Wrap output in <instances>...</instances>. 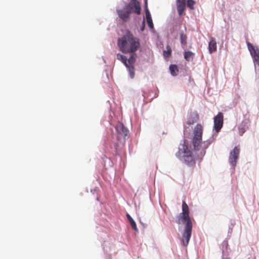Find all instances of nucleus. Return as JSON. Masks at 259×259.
<instances>
[{
  "label": "nucleus",
  "mask_w": 259,
  "mask_h": 259,
  "mask_svg": "<svg viewBox=\"0 0 259 259\" xmlns=\"http://www.w3.org/2000/svg\"><path fill=\"white\" fill-rule=\"evenodd\" d=\"M195 4V2L193 0H188L186 5L190 9L193 10Z\"/></svg>",
  "instance_id": "nucleus-21"
},
{
  "label": "nucleus",
  "mask_w": 259,
  "mask_h": 259,
  "mask_svg": "<svg viewBox=\"0 0 259 259\" xmlns=\"http://www.w3.org/2000/svg\"><path fill=\"white\" fill-rule=\"evenodd\" d=\"M239 148L238 146H236L230 153L229 161L230 164L233 166H235L236 165L237 160L239 157Z\"/></svg>",
  "instance_id": "nucleus-8"
},
{
  "label": "nucleus",
  "mask_w": 259,
  "mask_h": 259,
  "mask_svg": "<svg viewBox=\"0 0 259 259\" xmlns=\"http://www.w3.org/2000/svg\"><path fill=\"white\" fill-rule=\"evenodd\" d=\"M193 122H188V124H193Z\"/></svg>",
  "instance_id": "nucleus-25"
},
{
  "label": "nucleus",
  "mask_w": 259,
  "mask_h": 259,
  "mask_svg": "<svg viewBox=\"0 0 259 259\" xmlns=\"http://www.w3.org/2000/svg\"><path fill=\"white\" fill-rule=\"evenodd\" d=\"M163 56L164 58H169L171 56V50L169 45L166 46V50L163 51Z\"/></svg>",
  "instance_id": "nucleus-18"
},
{
  "label": "nucleus",
  "mask_w": 259,
  "mask_h": 259,
  "mask_svg": "<svg viewBox=\"0 0 259 259\" xmlns=\"http://www.w3.org/2000/svg\"><path fill=\"white\" fill-rule=\"evenodd\" d=\"M146 17L147 19V23L149 26V27L150 28V29L152 30L154 29V25L153 24L152 20L151 17V15L150 12L148 10L146 11Z\"/></svg>",
  "instance_id": "nucleus-12"
},
{
  "label": "nucleus",
  "mask_w": 259,
  "mask_h": 259,
  "mask_svg": "<svg viewBox=\"0 0 259 259\" xmlns=\"http://www.w3.org/2000/svg\"><path fill=\"white\" fill-rule=\"evenodd\" d=\"M176 5L179 16L183 15L186 9V0H176Z\"/></svg>",
  "instance_id": "nucleus-10"
},
{
  "label": "nucleus",
  "mask_w": 259,
  "mask_h": 259,
  "mask_svg": "<svg viewBox=\"0 0 259 259\" xmlns=\"http://www.w3.org/2000/svg\"><path fill=\"white\" fill-rule=\"evenodd\" d=\"M245 128L243 127H239V133L240 136H242L245 132Z\"/></svg>",
  "instance_id": "nucleus-22"
},
{
  "label": "nucleus",
  "mask_w": 259,
  "mask_h": 259,
  "mask_svg": "<svg viewBox=\"0 0 259 259\" xmlns=\"http://www.w3.org/2000/svg\"><path fill=\"white\" fill-rule=\"evenodd\" d=\"M181 42L182 45L185 46L187 44V36L183 33L180 34Z\"/></svg>",
  "instance_id": "nucleus-19"
},
{
  "label": "nucleus",
  "mask_w": 259,
  "mask_h": 259,
  "mask_svg": "<svg viewBox=\"0 0 259 259\" xmlns=\"http://www.w3.org/2000/svg\"><path fill=\"white\" fill-rule=\"evenodd\" d=\"M126 216L128 220V221L130 223V224L132 227V228L136 231L138 232V229L137 227V225L136 224V222L134 221V220L133 219V218L131 217V216L128 214L126 213Z\"/></svg>",
  "instance_id": "nucleus-14"
},
{
  "label": "nucleus",
  "mask_w": 259,
  "mask_h": 259,
  "mask_svg": "<svg viewBox=\"0 0 259 259\" xmlns=\"http://www.w3.org/2000/svg\"><path fill=\"white\" fill-rule=\"evenodd\" d=\"M203 127L200 124H197L193 131L192 140L193 152L196 157L202 159L206 153V150L209 146L210 142L208 140L202 141Z\"/></svg>",
  "instance_id": "nucleus-2"
},
{
  "label": "nucleus",
  "mask_w": 259,
  "mask_h": 259,
  "mask_svg": "<svg viewBox=\"0 0 259 259\" xmlns=\"http://www.w3.org/2000/svg\"><path fill=\"white\" fill-rule=\"evenodd\" d=\"M194 56V53L191 51H186L184 53V58L188 62L193 60Z\"/></svg>",
  "instance_id": "nucleus-15"
},
{
  "label": "nucleus",
  "mask_w": 259,
  "mask_h": 259,
  "mask_svg": "<svg viewBox=\"0 0 259 259\" xmlns=\"http://www.w3.org/2000/svg\"><path fill=\"white\" fill-rule=\"evenodd\" d=\"M182 207V212L177 216L176 223L185 226L182 242L184 246H187L191 236L193 224L189 215V208L185 201H183Z\"/></svg>",
  "instance_id": "nucleus-1"
},
{
  "label": "nucleus",
  "mask_w": 259,
  "mask_h": 259,
  "mask_svg": "<svg viewBox=\"0 0 259 259\" xmlns=\"http://www.w3.org/2000/svg\"><path fill=\"white\" fill-rule=\"evenodd\" d=\"M117 46L123 53H135L140 47V39L127 31L118 39Z\"/></svg>",
  "instance_id": "nucleus-3"
},
{
  "label": "nucleus",
  "mask_w": 259,
  "mask_h": 259,
  "mask_svg": "<svg viewBox=\"0 0 259 259\" xmlns=\"http://www.w3.org/2000/svg\"><path fill=\"white\" fill-rule=\"evenodd\" d=\"M247 47L254 63L259 66V49L250 43L247 44Z\"/></svg>",
  "instance_id": "nucleus-7"
},
{
  "label": "nucleus",
  "mask_w": 259,
  "mask_h": 259,
  "mask_svg": "<svg viewBox=\"0 0 259 259\" xmlns=\"http://www.w3.org/2000/svg\"><path fill=\"white\" fill-rule=\"evenodd\" d=\"M128 8L130 9L128 10H117V14L120 18L123 21L126 22L129 18L130 15L131 13V10L135 9V13L137 14H140L141 13V7L139 2L137 0H132L130 2Z\"/></svg>",
  "instance_id": "nucleus-5"
},
{
  "label": "nucleus",
  "mask_w": 259,
  "mask_h": 259,
  "mask_svg": "<svg viewBox=\"0 0 259 259\" xmlns=\"http://www.w3.org/2000/svg\"><path fill=\"white\" fill-rule=\"evenodd\" d=\"M222 259H230L229 257L227 256H223Z\"/></svg>",
  "instance_id": "nucleus-24"
},
{
  "label": "nucleus",
  "mask_w": 259,
  "mask_h": 259,
  "mask_svg": "<svg viewBox=\"0 0 259 259\" xmlns=\"http://www.w3.org/2000/svg\"><path fill=\"white\" fill-rule=\"evenodd\" d=\"M117 59L118 60L121 61L125 65L126 67H127V59L125 57V56L122 55L120 53H118L117 54Z\"/></svg>",
  "instance_id": "nucleus-17"
},
{
  "label": "nucleus",
  "mask_w": 259,
  "mask_h": 259,
  "mask_svg": "<svg viewBox=\"0 0 259 259\" xmlns=\"http://www.w3.org/2000/svg\"><path fill=\"white\" fill-rule=\"evenodd\" d=\"M131 54V56L128 59H127V64L128 66H133L134 64L136 61V58L137 57V55L135 53H129Z\"/></svg>",
  "instance_id": "nucleus-13"
},
{
  "label": "nucleus",
  "mask_w": 259,
  "mask_h": 259,
  "mask_svg": "<svg viewBox=\"0 0 259 259\" xmlns=\"http://www.w3.org/2000/svg\"><path fill=\"white\" fill-rule=\"evenodd\" d=\"M182 148H179L176 153V156L183 162L189 166L194 165L195 163L194 153L189 149L186 141L182 145Z\"/></svg>",
  "instance_id": "nucleus-4"
},
{
  "label": "nucleus",
  "mask_w": 259,
  "mask_h": 259,
  "mask_svg": "<svg viewBox=\"0 0 259 259\" xmlns=\"http://www.w3.org/2000/svg\"><path fill=\"white\" fill-rule=\"evenodd\" d=\"M217 42L215 38L211 37L210 41L208 44V51L209 53L216 51L217 50Z\"/></svg>",
  "instance_id": "nucleus-11"
},
{
  "label": "nucleus",
  "mask_w": 259,
  "mask_h": 259,
  "mask_svg": "<svg viewBox=\"0 0 259 259\" xmlns=\"http://www.w3.org/2000/svg\"><path fill=\"white\" fill-rule=\"evenodd\" d=\"M115 129L117 140L120 143L123 144L126 139V137L128 136V130L121 122H118L117 124Z\"/></svg>",
  "instance_id": "nucleus-6"
},
{
  "label": "nucleus",
  "mask_w": 259,
  "mask_h": 259,
  "mask_svg": "<svg viewBox=\"0 0 259 259\" xmlns=\"http://www.w3.org/2000/svg\"><path fill=\"white\" fill-rule=\"evenodd\" d=\"M169 70L172 76H176L179 72L178 66L176 65H170L169 66Z\"/></svg>",
  "instance_id": "nucleus-16"
},
{
  "label": "nucleus",
  "mask_w": 259,
  "mask_h": 259,
  "mask_svg": "<svg viewBox=\"0 0 259 259\" xmlns=\"http://www.w3.org/2000/svg\"><path fill=\"white\" fill-rule=\"evenodd\" d=\"M224 116L222 112H219L214 117V130L218 133L222 128L223 125Z\"/></svg>",
  "instance_id": "nucleus-9"
},
{
  "label": "nucleus",
  "mask_w": 259,
  "mask_h": 259,
  "mask_svg": "<svg viewBox=\"0 0 259 259\" xmlns=\"http://www.w3.org/2000/svg\"><path fill=\"white\" fill-rule=\"evenodd\" d=\"M126 67L128 68L131 77L133 78L135 75V69L134 66H128L127 64V67Z\"/></svg>",
  "instance_id": "nucleus-20"
},
{
  "label": "nucleus",
  "mask_w": 259,
  "mask_h": 259,
  "mask_svg": "<svg viewBox=\"0 0 259 259\" xmlns=\"http://www.w3.org/2000/svg\"><path fill=\"white\" fill-rule=\"evenodd\" d=\"M145 25V20L144 19L143 20L142 24V26H141V28H140V29H141V30L142 31H143L144 30Z\"/></svg>",
  "instance_id": "nucleus-23"
}]
</instances>
